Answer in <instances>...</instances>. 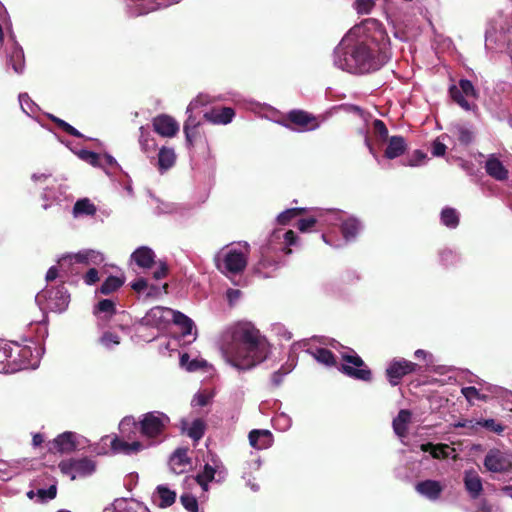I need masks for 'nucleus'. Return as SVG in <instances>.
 I'll list each match as a JSON object with an SVG mask.
<instances>
[{
	"instance_id": "obj_1",
	"label": "nucleus",
	"mask_w": 512,
	"mask_h": 512,
	"mask_svg": "<svg viewBox=\"0 0 512 512\" xmlns=\"http://www.w3.org/2000/svg\"><path fill=\"white\" fill-rule=\"evenodd\" d=\"M221 349L236 368L247 370L263 362L268 355L259 330L249 323L238 324L223 335Z\"/></svg>"
},
{
	"instance_id": "obj_2",
	"label": "nucleus",
	"mask_w": 512,
	"mask_h": 512,
	"mask_svg": "<svg viewBox=\"0 0 512 512\" xmlns=\"http://www.w3.org/2000/svg\"><path fill=\"white\" fill-rule=\"evenodd\" d=\"M390 57V38L382 26L376 25L362 41L345 52V64L351 71L368 73L380 69Z\"/></svg>"
},
{
	"instance_id": "obj_3",
	"label": "nucleus",
	"mask_w": 512,
	"mask_h": 512,
	"mask_svg": "<svg viewBox=\"0 0 512 512\" xmlns=\"http://www.w3.org/2000/svg\"><path fill=\"white\" fill-rule=\"evenodd\" d=\"M169 424L170 418L165 413L150 411L144 413L138 421L133 416L124 417L119 424V430L128 438H131V432L138 431L149 447L163 440Z\"/></svg>"
},
{
	"instance_id": "obj_4",
	"label": "nucleus",
	"mask_w": 512,
	"mask_h": 512,
	"mask_svg": "<svg viewBox=\"0 0 512 512\" xmlns=\"http://www.w3.org/2000/svg\"><path fill=\"white\" fill-rule=\"evenodd\" d=\"M342 360L345 364H341L338 367V370L345 374L346 376L361 380L365 382H369L372 380V372L363 359L357 355L353 350L351 353H342Z\"/></svg>"
},
{
	"instance_id": "obj_5",
	"label": "nucleus",
	"mask_w": 512,
	"mask_h": 512,
	"mask_svg": "<svg viewBox=\"0 0 512 512\" xmlns=\"http://www.w3.org/2000/svg\"><path fill=\"white\" fill-rule=\"evenodd\" d=\"M58 467L62 474L69 476L71 480H75L77 476L91 475L95 471L96 465L93 460L83 457L62 460Z\"/></svg>"
},
{
	"instance_id": "obj_6",
	"label": "nucleus",
	"mask_w": 512,
	"mask_h": 512,
	"mask_svg": "<svg viewBox=\"0 0 512 512\" xmlns=\"http://www.w3.org/2000/svg\"><path fill=\"white\" fill-rule=\"evenodd\" d=\"M286 122L284 125L289 129H297L300 131H311L319 127L317 118L311 113L301 110L294 109L287 113Z\"/></svg>"
},
{
	"instance_id": "obj_7",
	"label": "nucleus",
	"mask_w": 512,
	"mask_h": 512,
	"mask_svg": "<svg viewBox=\"0 0 512 512\" xmlns=\"http://www.w3.org/2000/svg\"><path fill=\"white\" fill-rule=\"evenodd\" d=\"M418 367V364L404 358L393 360L386 369V377L392 386H396L404 376L415 372Z\"/></svg>"
},
{
	"instance_id": "obj_8",
	"label": "nucleus",
	"mask_w": 512,
	"mask_h": 512,
	"mask_svg": "<svg viewBox=\"0 0 512 512\" xmlns=\"http://www.w3.org/2000/svg\"><path fill=\"white\" fill-rule=\"evenodd\" d=\"M47 306L55 312H63L69 305L70 295L64 284L43 291Z\"/></svg>"
},
{
	"instance_id": "obj_9",
	"label": "nucleus",
	"mask_w": 512,
	"mask_h": 512,
	"mask_svg": "<svg viewBox=\"0 0 512 512\" xmlns=\"http://www.w3.org/2000/svg\"><path fill=\"white\" fill-rule=\"evenodd\" d=\"M484 466L491 472H508L512 469V461L502 451L498 449H492L485 456Z\"/></svg>"
},
{
	"instance_id": "obj_10",
	"label": "nucleus",
	"mask_w": 512,
	"mask_h": 512,
	"mask_svg": "<svg viewBox=\"0 0 512 512\" xmlns=\"http://www.w3.org/2000/svg\"><path fill=\"white\" fill-rule=\"evenodd\" d=\"M173 309L161 306L151 308L142 318L141 323L146 326L160 328L169 323V316Z\"/></svg>"
},
{
	"instance_id": "obj_11",
	"label": "nucleus",
	"mask_w": 512,
	"mask_h": 512,
	"mask_svg": "<svg viewBox=\"0 0 512 512\" xmlns=\"http://www.w3.org/2000/svg\"><path fill=\"white\" fill-rule=\"evenodd\" d=\"M223 264L227 273L237 275L245 270L247 257L243 252L233 249L226 253Z\"/></svg>"
},
{
	"instance_id": "obj_12",
	"label": "nucleus",
	"mask_w": 512,
	"mask_h": 512,
	"mask_svg": "<svg viewBox=\"0 0 512 512\" xmlns=\"http://www.w3.org/2000/svg\"><path fill=\"white\" fill-rule=\"evenodd\" d=\"M153 128L162 137H173L179 131V124L169 115H159L153 119Z\"/></svg>"
},
{
	"instance_id": "obj_13",
	"label": "nucleus",
	"mask_w": 512,
	"mask_h": 512,
	"mask_svg": "<svg viewBox=\"0 0 512 512\" xmlns=\"http://www.w3.org/2000/svg\"><path fill=\"white\" fill-rule=\"evenodd\" d=\"M415 490L427 499L436 501L441 497L444 487L439 481L429 479L418 482Z\"/></svg>"
},
{
	"instance_id": "obj_14",
	"label": "nucleus",
	"mask_w": 512,
	"mask_h": 512,
	"mask_svg": "<svg viewBox=\"0 0 512 512\" xmlns=\"http://www.w3.org/2000/svg\"><path fill=\"white\" fill-rule=\"evenodd\" d=\"M111 450L114 453H121L125 455L137 454L148 446L141 441L126 442L123 439L115 436L111 441Z\"/></svg>"
},
{
	"instance_id": "obj_15",
	"label": "nucleus",
	"mask_w": 512,
	"mask_h": 512,
	"mask_svg": "<svg viewBox=\"0 0 512 512\" xmlns=\"http://www.w3.org/2000/svg\"><path fill=\"white\" fill-rule=\"evenodd\" d=\"M67 258H69L74 263L85 265H100L104 262L103 254L92 249L79 251L74 255L63 257L62 260H66Z\"/></svg>"
},
{
	"instance_id": "obj_16",
	"label": "nucleus",
	"mask_w": 512,
	"mask_h": 512,
	"mask_svg": "<svg viewBox=\"0 0 512 512\" xmlns=\"http://www.w3.org/2000/svg\"><path fill=\"white\" fill-rule=\"evenodd\" d=\"M235 110L232 107L213 108L204 114V118L212 124L226 125L232 122Z\"/></svg>"
},
{
	"instance_id": "obj_17",
	"label": "nucleus",
	"mask_w": 512,
	"mask_h": 512,
	"mask_svg": "<svg viewBox=\"0 0 512 512\" xmlns=\"http://www.w3.org/2000/svg\"><path fill=\"white\" fill-rule=\"evenodd\" d=\"M486 173L497 181H505L508 179V169L494 155H490L485 163Z\"/></svg>"
},
{
	"instance_id": "obj_18",
	"label": "nucleus",
	"mask_w": 512,
	"mask_h": 512,
	"mask_svg": "<svg viewBox=\"0 0 512 512\" xmlns=\"http://www.w3.org/2000/svg\"><path fill=\"white\" fill-rule=\"evenodd\" d=\"M250 445L258 450L267 449L272 446L274 438L269 430L254 429L248 435Z\"/></svg>"
},
{
	"instance_id": "obj_19",
	"label": "nucleus",
	"mask_w": 512,
	"mask_h": 512,
	"mask_svg": "<svg viewBox=\"0 0 512 512\" xmlns=\"http://www.w3.org/2000/svg\"><path fill=\"white\" fill-rule=\"evenodd\" d=\"M131 258L140 268L149 269L155 264V253L147 246L137 248Z\"/></svg>"
},
{
	"instance_id": "obj_20",
	"label": "nucleus",
	"mask_w": 512,
	"mask_h": 512,
	"mask_svg": "<svg viewBox=\"0 0 512 512\" xmlns=\"http://www.w3.org/2000/svg\"><path fill=\"white\" fill-rule=\"evenodd\" d=\"M464 485L472 499H477L483 491L482 480L474 470L465 472Z\"/></svg>"
},
{
	"instance_id": "obj_21",
	"label": "nucleus",
	"mask_w": 512,
	"mask_h": 512,
	"mask_svg": "<svg viewBox=\"0 0 512 512\" xmlns=\"http://www.w3.org/2000/svg\"><path fill=\"white\" fill-rule=\"evenodd\" d=\"M53 448L60 453H69L76 449L75 434L64 432L58 435L52 442Z\"/></svg>"
},
{
	"instance_id": "obj_22",
	"label": "nucleus",
	"mask_w": 512,
	"mask_h": 512,
	"mask_svg": "<svg viewBox=\"0 0 512 512\" xmlns=\"http://www.w3.org/2000/svg\"><path fill=\"white\" fill-rule=\"evenodd\" d=\"M407 143L402 136H392L389 138L384 156L388 159H395L405 153Z\"/></svg>"
},
{
	"instance_id": "obj_23",
	"label": "nucleus",
	"mask_w": 512,
	"mask_h": 512,
	"mask_svg": "<svg viewBox=\"0 0 512 512\" xmlns=\"http://www.w3.org/2000/svg\"><path fill=\"white\" fill-rule=\"evenodd\" d=\"M412 413L408 409H401L393 419L392 426L395 434L399 437H406L408 433V424L411 421Z\"/></svg>"
},
{
	"instance_id": "obj_24",
	"label": "nucleus",
	"mask_w": 512,
	"mask_h": 512,
	"mask_svg": "<svg viewBox=\"0 0 512 512\" xmlns=\"http://www.w3.org/2000/svg\"><path fill=\"white\" fill-rule=\"evenodd\" d=\"M456 426L471 429L475 428V426H481L496 434H501L505 429L504 425L496 422L494 419L479 420L475 424H473L472 420H465L464 422H459Z\"/></svg>"
},
{
	"instance_id": "obj_25",
	"label": "nucleus",
	"mask_w": 512,
	"mask_h": 512,
	"mask_svg": "<svg viewBox=\"0 0 512 512\" xmlns=\"http://www.w3.org/2000/svg\"><path fill=\"white\" fill-rule=\"evenodd\" d=\"M176 161V155L172 148L162 147L158 153V169L160 172L170 169Z\"/></svg>"
},
{
	"instance_id": "obj_26",
	"label": "nucleus",
	"mask_w": 512,
	"mask_h": 512,
	"mask_svg": "<svg viewBox=\"0 0 512 512\" xmlns=\"http://www.w3.org/2000/svg\"><path fill=\"white\" fill-rule=\"evenodd\" d=\"M200 123L195 120L192 116H189L184 123L183 131L186 138V143L189 147H193L194 143L199 135L198 127Z\"/></svg>"
},
{
	"instance_id": "obj_27",
	"label": "nucleus",
	"mask_w": 512,
	"mask_h": 512,
	"mask_svg": "<svg viewBox=\"0 0 512 512\" xmlns=\"http://www.w3.org/2000/svg\"><path fill=\"white\" fill-rule=\"evenodd\" d=\"M171 316L173 323L181 328L182 334L184 336L190 335L192 333L194 323L188 316L180 311L175 310H173Z\"/></svg>"
},
{
	"instance_id": "obj_28",
	"label": "nucleus",
	"mask_w": 512,
	"mask_h": 512,
	"mask_svg": "<svg viewBox=\"0 0 512 512\" xmlns=\"http://www.w3.org/2000/svg\"><path fill=\"white\" fill-rule=\"evenodd\" d=\"M9 63L16 73L20 74L23 72L25 66L24 53L22 48L17 44L12 47V50L9 54Z\"/></svg>"
},
{
	"instance_id": "obj_29",
	"label": "nucleus",
	"mask_w": 512,
	"mask_h": 512,
	"mask_svg": "<svg viewBox=\"0 0 512 512\" xmlns=\"http://www.w3.org/2000/svg\"><path fill=\"white\" fill-rule=\"evenodd\" d=\"M440 220L444 226L454 229L460 222L459 213L455 208L445 207L440 213Z\"/></svg>"
},
{
	"instance_id": "obj_30",
	"label": "nucleus",
	"mask_w": 512,
	"mask_h": 512,
	"mask_svg": "<svg viewBox=\"0 0 512 512\" xmlns=\"http://www.w3.org/2000/svg\"><path fill=\"white\" fill-rule=\"evenodd\" d=\"M449 94L452 100L457 103L461 108L466 111H471L477 108L475 103H470L465 97V94L456 85L449 88Z\"/></svg>"
},
{
	"instance_id": "obj_31",
	"label": "nucleus",
	"mask_w": 512,
	"mask_h": 512,
	"mask_svg": "<svg viewBox=\"0 0 512 512\" xmlns=\"http://www.w3.org/2000/svg\"><path fill=\"white\" fill-rule=\"evenodd\" d=\"M156 493L160 499L159 507L166 508L171 506L175 500H176V493L175 491L169 489L168 487L164 485H159L156 488Z\"/></svg>"
},
{
	"instance_id": "obj_32",
	"label": "nucleus",
	"mask_w": 512,
	"mask_h": 512,
	"mask_svg": "<svg viewBox=\"0 0 512 512\" xmlns=\"http://www.w3.org/2000/svg\"><path fill=\"white\" fill-rule=\"evenodd\" d=\"M124 282V278L111 275L107 277L106 280L102 283L99 291L103 295H110L121 288Z\"/></svg>"
},
{
	"instance_id": "obj_33",
	"label": "nucleus",
	"mask_w": 512,
	"mask_h": 512,
	"mask_svg": "<svg viewBox=\"0 0 512 512\" xmlns=\"http://www.w3.org/2000/svg\"><path fill=\"white\" fill-rule=\"evenodd\" d=\"M449 446L447 444H433L431 442L425 443L421 445V450L424 452H429L433 458L441 459L447 458Z\"/></svg>"
},
{
	"instance_id": "obj_34",
	"label": "nucleus",
	"mask_w": 512,
	"mask_h": 512,
	"mask_svg": "<svg viewBox=\"0 0 512 512\" xmlns=\"http://www.w3.org/2000/svg\"><path fill=\"white\" fill-rule=\"evenodd\" d=\"M360 230V222L356 218H348L341 224V232L345 239L356 237Z\"/></svg>"
},
{
	"instance_id": "obj_35",
	"label": "nucleus",
	"mask_w": 512,
	"mask_h": 512,
	"mask_svg": "<svg viewBox=\"0 0 512 512\" xmlns=\"http://www.w3.org/2000/svg\"><path fill=\"white\" fill-rule=\"evenodd\" d=\"M96 211V206L88 198L78 200L73 207V212L75 215L93 216Z\"/></svg>"
},
{
	"instance_id": "obj_36",
	"label": "nucleus",
	"mask_w": 512,
	"mask_h": 512,
	"mask_svg": "<svg viewBox=\"0 0 512 512\" xmlns=\"http://www.w3.org/2000/svg\"><path fill=\"white\" fill-rule=\"evenodd\" d=\"M314 358L327 366H335L336 358L333 352L327 348H317L314 352H312Z\"/></svg>"
},
{
	"instance_id": "obj_37",
	"label": "nucleus",
	"mask_w": 512,
	"mask_h": 512,
	"mask_svg": "<svg viewBox=\"0 0 512 512\" xmlns=\"http://www.w3.org/2000/svg\"><path fill=\"white\" fill-rule=\"evenodd\" d=\"M307 212L306 208H290L281 212L277 217V222L280 225H288L291 220L303 215Z\"/></svg>"
},
{
	"instance_id": "obj_38",
	"label": "nucleus",
	"mask_w": 512,
	"mask_h": 512,
	"mask_svg": "<svg viewBox=\"0 0 512 512\" xmlns=\"http://www.w3.org/2000/svg\"><path fill=\"white\" fill-rule=\"evenodd\" d=\"M49 119L63 132L67 133L70 136H74L76 138H82L83 135L80 133L76 128H74L72 125L67 123L66 121L54 116L49 115Z\"/></svg>"
},
{
	"instance_id": "obj_39",
	"label": "nucleus",
	"mask_w": 512,
	"mask_h": 512,
	"mask_svg": "<svg viewBox=\"0 0 512 512\" xmlns=\"http://www.w3.org/2000/svg\"><path fill=\"white\" fill-rule=\"evenodd\" d=\"M205 433V423L202 419H195L187 430V435L194 441H199Z\"/></svg>"
},
{
	"instance_id": "obj_40",
	"label": "nucleus",
	"mask_w": 512,
	"mask_h": 512,
	"mask_svg": "<svg viewBox=\"0 0 512 512\" xmlns=\"http://www.w3.org/2000/svg\"><path fill=\"white\" fill-rule=\"evenodd\" d=\"M187 451V448H178L172 454L170 463L172 465L173 471L176 472L175 465L182 467L190 463V459L187 456Z\"/></svg>"
},
{
	"instance_id": "obj_41",
	"label": "nucleus",
	"mask_w": 512,
	"mask_h": 512,
	"mask_svg": "<svg viewBox=\"0 0 512 512\" xmlns=\"http://www.w3.org/2000/svg\"><path fill=\"white\" fill-rule=\"evenodd\" d=\"M215 473V468L206 464L203 471L196 476V481L201 487H203V489L206 490L208 483L214 479Z\"/></svg>"
},
{
	"instance_id": "obj_42",
	"label": "nucleus",
	"mask_w": 512,
	"mask_h": 512,
	"mask_svg": "<svg viewBox=\"0 0 512 512\" xmlns=\"http://www.w3.org/2000/svg\"><path fill=\"white\" fill-rule=\"evenodd\" d=\"M106 313L109 316L116 314V306L111 299H102L98 302L94 309V314Z\"/></svg>"
},
{
	"instance_id": "obj_43",
	"label": "nucleus",
	"mask_w": 512,
	"mask_h": 512,
	"mask_svg": "<svg viewBox=\"0 0 512 512\" xmlns=\"http://www.w3.org/2000/svg\"><path fill=\"white\" fill-rule=\"evenodd\" d=\"M292 370V368L289 366V367H286V366H281L277 371H275L272 376H271V387L272 388H277L279 387L283 381H284V377L290 373Z\"/></svg>"
},
{
	"instance_id": "obj_44",
	"label": "nucleus",
	"mask_w": 512,
	"mask_h": 512,
	"mask_svg": "<svg viewBox=\"0 0 512 512\" xmlns=\"http://www.w3.org/2000/svg\"><path fill=\"white\" fill-rule=\"evenodd\" d=\"M140 131H141V136H140L139 142L142 147V150L145 153L155 151L156 146H157L155 140L153 138H149V135L144 133L143 127L140 128Z\"/></svg>"
},
{
	"instance_id": "obj_45",
	"label": "nucleus",
	"mask_w": 512,
	"mask_h": 512,
	"mask_svg": "<svg viewBox=\"0 0 512 512\" xmlns=\"http://www.w3.org/2000/svg\"><path fill=\"white\" fill-rule=\"evenodd\" d=\"M180 501L186 510L190 512H198V502L195 496L192 494H182Z\"/></svg>"
},
{
	"instance_id": "obj_46",
	"label": "nucleus",
	"mask_w": 512,
	"mask_h": 512,
	"mask_svg": "<svg viewBox=\"0 0 512 512\" xmlns=\"http://www.w3.org/2000/svg\"><path fill=\"white\" fill-rule=\"evenodd\" d=\"M461 392L469 402H471L473 399H479L483 401L487 399V396L480 394L479 390L474 386L463 387Z\"/></svg>"
},
{
	"instance_id": "obj_47",
	"label": "nucleus",
	"mask_w": 512,
	"mask_h": 512,
	"mask_svg": "<svg viewBox=\"0 0 512 512\" xmlns=\"http://www.w3.org/2000/svg\"><path fill=\"white\" fill-rule=\"evenodd\" d=\"M458 88L465 94L466 97L478 98V92L474 88L472 82L468 79H461Z\"/></svg>"
},
{
	"instance_id": "obj_48",
	"label": "nucleus",
	"mask_w": 512,
	"mask_h": 512,
	"mask_svg": "<svg viewBox=\"0 0 512 512\" xmlns=\"http://www.w3.org/2000/svg\"><path fill=\"white\" fill-rule=\"evenodd\" d=\"M317 219L315 217H308V218H303V219H299L297 221V229L302 232V233H305V232H309L312 230V228H314L317 224Z\"/></svg>"
},
{
	"instance_id": "obj_49",
	"label": "nucleus",
	"mask_w": 512,
	"mask_h": 512,
	"mask_svg": "<svg viewBox=\"0 0 512 512\" xmlns=\"http://www.w3.org/2000/svg\"><path fill=\"white\" fill-rule=\"evenodd\" d=\"M427 158V154L422 150H415L407 159L406 165L414 167L421 165L425 159Z\"/></svg>"
},
{
	"instance_id": "obj_50",
	"label": "nucleus",
	"mask_w": 512,
	"mask_h": 512,
	"mask_svg": "<svg viewBox=\"0 0 512 512\" xmlns=\"http://www.w3.org/2000/svg\"><path fill=\"white\" fill-rule=\"evenodd\" d=\"M373 130L381 140L385 141L388 138V129L382 120L375 119L373 121Z\"/></svg>"
},
{
	"instance_id": "obj_51",
	"label": "nucleus",
	"mask_w": 512,
	"mask_h": 512,
	"mask_svg": "<svg viewBox=\"0 0 512 512\" xmlns=\"http://www.w3.org/2000/svg\"><path fill=\"white\" fill-rule=\"evenodd\" d=\"M457 138L458 141L463 145H468L473 140V133L465 127H457Z\"/></svg>"
},
{
	"instance_id": "obj_52",
	"label": "nucleus",
	"mask_w": 512,
	"mask_h": 512,
	"mask_svg": "<svg viewBox=\"0 0 512 512\" xmlns=\"http://www.w3.org/2000/svg\"><path fill=\"white\" fill-rule=\"evenodd\" d=\"M298 241V237L296 233L293 230H288L284 233V242L287 245V247L283 248V252L285 254H291L292 250L290 246L295 245Z\"/></svg>"
},
{
	"instance_id": "obj_53",
	"label": "nucleus",
	"mask_w": 512,
	"mask_h": 512,
	"mask_svg": "<svg viewBox=\"0 0 512 512\" xmlns=\"http://www.w3.org/2000/svg\"><path fill=\"white\" fill-rule=\"evenodd\" d=\"M100 342L109 348L111 345H118L120 343V337L116 333L107 331L101 336Z\"/></svg>"
},
{
	"instance_id": "obj_54",
	"label": "nucleus",
	"mask_w": 512,
	"mask_h": 512,
	"mask_svg": "<svg viewBox=\"0 0 512 512\" xmlns=\"http://www.w3.org/2000/svg\"><path fill=\"white\" fill-rule=\"evenodd\" d=\"M375 3L373 0H356V10L360 14H368L374 7Z\"/></svg>"
},
{
	"instance_id": "obj_55",
	"label": "nucleus",
	"mask_w": 512,
	"mask_h": 512,
	"mask_svg": "<svg viewBox=\"0 0 512 512\" xmlns=\"http://www.w3.org/2000/svg\"><path fill=\"white\" fill-rule=\"evenodd\" d=\"M57 495L56 485H51L48 489H38L37 496L44 502L46 499H54Z\"/></svg>"
},
{
	"instance_id": "obj_56",
	"label": "nucleus",
	"mask_w": 512,
	"mask_h": 512,
	"mask_svg": "<svg viewBox=\"0 0 512 512\" xmlns=\"http://www.w3.org/2000/svg\"><path fill=\"white\" fill-rule=\"evenodd\" d=\"M339 108L341 110L345 111L346 113H353L363 119L366 118V113L360 106L353 105V104H342V105H340Z\"/></svg>"
},
{
	"instance_id": "obj_57",
	"label": "nucleus",
	"mask_w": 512,
	"mask_h": 512,
	"mask_svg": "<svg viewBox=\"0 0 512 512\" xmlns=\"http://www.w3.org/2000/svg\"><path fill=\"white\" fill-rule=\"evenodd\" d=\"M83 280L87 285L97 283L100 280L98 270L96 268H90L83 276Z\"/></svg>"
},
{
	"instance_id": "obj_58",
	"label": "nucleus",
	"mask_w": 512,
	"mask_h": 512,
	"mask_svg": "<svg viewBox=\"0 0 512 512\" xmlns=\"http://www.w3.org/2000/svg\"><path fill=\"white\" fill-rule=\"evenodd\" d=\"M446 145L442 143L438 138L433 141L431 153L435 157L443 156L446 152Z\"/></svg>"
},
{
	"instance_id": "obj_59",
	"label": "nucleus",
	"mask_w": 512,
	"mask_h": 512,
	"mask_svg": "<svg viewBox=\"0 0 512 512\" xmlns=\"http://www.w3.org/2000/svg\"><path fill=\"white\" fill-rule=\"evenodd\" d=\"M79 155H80L81 159L87 161L88 163H90L94 166H96L98 164L99 155L93 151L82 150Z\"/></svg>"
},
{
	"instance_id": "obj_60",
	"label": "nucleus",
	"mask_w": 512,
	"mask_h": 512,
	"mask_svg": "<svg viewBox=\"0 0 512 512\" xmlns=\"http://www.w3.org/2000/svg\"><path fill=\"white\" fill-rule=\"evenodd\" d=\"M167 275H168V266L165 262L160 261L159 267L153 273V278L156 280H160V279L165 278Z\"/></svg>"
},
{
	"instance_id": "obj_61",
	"label": "nucleus",
	"mask_w": 512,
	"mask_h": 512,
	"mask_svg": "<svg viewBox=\"0 0 512 512\" xmlns=\"http://www.w3.org/2000/svg\"><path fill=\"white\" fill-rule=\"evenodd\" d=\"M148 286V283L146 281V279L144 278H139L138 280L134 281L132 284H131V288L140 293L142 292L144 289H146Z\"/></svg>"
},
{
	"instance_id": "obj_62",
	"label": "nucleus",
	"mask_w": 512,
	"mask_h": 512,
	"mask_svg": "<svg viewBox=\"0 0 512 512\" xmlns=\"http://www.w3.org/2000/svg\"><path fill=\"white\" fill-rule=\"evenodd\" d=\"M157 9V6H152L150 8H146L144 5H137L136 8H135V15L136 16H141V15H145L151 11H154Z\"/></svg>"
},
{
	"instance_id": "obj_63",
	"label": "nucleus",
	"mask_w": 512,
	"mask_h": 512,
	"mask_svg": "<svg viewBox=\"0 0 512 512\" xmlns=\"http://www.w3.org/2000/svg\"><path fill=\"white\" fill-rule=\"evenodd\" d=\"M195 400H196V404L198 406L203 407L209 403L210 397L206 394L199 393L196 395Z\"/></svg>"
},
{
	"instance_id": "obj_64",
	"label": "nucleus",
	"mask_w": 512,
	"mask_h": 512,
	"mask_svg": "<svg viewBox=\"0 0 512 512\" xmlns=\"http://www.w3.org/2000/svg\"><path fill=\"white\" fill-rule=\"evenodd\" d=\"M58 269L55 266H52L48 269L46 273V281L51 282L58 277Z\"/></svg>"
}]
</instances>
